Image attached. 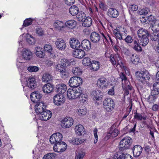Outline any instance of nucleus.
Segmentation results:
<instances>
[{
  "label": "nucleus",
  "instance_id": "obj_32",
  "mask_svg": "<svg viewBox=\"0 0 159 159\" xmlns=\"http://www.w3.org/2000/svg\"><path fill=\"white\" fill-rule=\"evenodd\" d=\"M83 21L82 25L84 27H89L92 24V20L89 17H86Z\"/></svg>",
  "mask_w": 159,
  "mask_h": 159
},
{
  "label": "nucleus",
  "instance_id": "obj_21",
  "mask_svg": "<svg viewBox=\"0 0 159 159\" xmlns=\"http://www.w3.org/2000/svg\"><path fill=\"white\" fill-rule=\"evenodd\" d=\"M137 34L139 38L147 36H149V34L147 30L143 28H141L138 30Z\"/></svg>",
  "mask_w": 159,
  "mask_h": 159
},
{
  "label": "nucleus",
  "instance_id": "obj_30",
  "mask_svg": "<svg viewBox=\"0 0 159 159\" xmlns=\"http://www.w3.org/2000/svg\"><path fill=\"white\" fill-rule=\"evenodd\" d=\"M65 25L62 21L57 20L54 23L53 26L57 30H60L61 28H63Z\"/></svg>",
  "mask_w": 159,
  "mask_h": 159
},
{
  "label": "nucleus",
  "instance_id": "obj_3",
  "mask_svg": "<svg viewBox=\"0 0 159 159\" xmlns=\"http://www.w3.org/2000/svg\"><path fill=\"white\" fill-rule=\"evenodd\" d=\"M132 143V139L129 137H126L123 138L120 142L119 145V150L123 152L129 149Z\"/></svg>",
  "mask_w": 159,
  "mask_h": 159
},
{
  "label": "nucleus",
  "instance_id": "obj_57",
  "mask_svg": "<svg viewBox=\"0 0 159 159\" xmlns=\"http://www.w3.org/2000/svg\"><path fill=\"white\" fill-rule=\"evenodd\" d=\"M44 49L45 51L49 53H51L52 50V46L49 44L45 45L44 46Z\"/></svg>",
  "mask_w": 159,
  "mask_h": 159
},
{
  "label": "nucleus",
  "instance_id": "obj_13",
  "mask_svg": "<svg viewBox=\"0 0 159 159\" xmlns=\"http://www.w3.org/2000/svg\"><path fill=\"white\" fill-rule=\"evenodd\" d=\"M42 95L39 92H33L30 95V98L31 101L34 102L38 103Z\"/></svg>",
  "mask_w": 159,
  "mask_h": 159
},
{
  "label": "nucleus",
  "instance_id": "obj_63",
  "mask_svg": "<svg viewBox=\"0 0 159 159\" xmlns=\"http://www.w3.org/2000/svg\"><path fill=\"white\" fill-rule=\"evenodd\" d=\"M98 129L97 128H95L93 130L94 135L95 137V140H94V143H96L98 141V137L97 135Z\"/></svg>",
  "mask_w": 159,
  "mask_h": 159
},
{
  "label": "nucleus",
  "instance_id": "obj_11",
  "mask_svg": "<svg viewBox=\"0 0 159 159\" xmlns=\"http://www.w3.org/2000/svg\"><path fill=\"white\" fill-rule=\"evenodd\" d=\"M70 44L71 48L76 50L79 49L81 45L79 40L75 38H71L70 39Z\"/></svg>",
  "mask_w": 159,
  "mask_h": 159
},
{
  "label": "nucleus",
  "instance_id": "obj_6",
  "mask_svg": "<svg viewBox=\"0 0 159 159\" xmlns=\"http://www.w3.org/2000/svg\"><path fill=\"white\" fill-rule=\"evenodd\" d=\"M82 79L78 76H73L69 80V84L70 87L74 88H79V86L82 84Z\"/></svg>",
  "mask_w": 159,
  "mask_h": 159
},
{
  "label": "nucleus",
  "instance_id": "obj_7",
  "mask_svg": "<svg viewBox=\"0 0 159 159\" xmlns=\"http://www.w3.org/2000/svg\"><path fill=\"white\" fill-rule=\"evenodd\" d=\"M73 121L71 117L65 118L61 122V126L64 128H69L72 125Z\"/></svg>",
  "mask_w": 159,
  "mask_h": 159
},
{
  "label": "nucleus",
  "instance_id": "obj_39",
  "mask_svg": "<svg viewBox=\"0 0 159 159\" xmlns=\"http://www.w3.org/2000/svg\"><path fill=\"white\" fill-rule=\"evenodd\" d=\"M78 14L77 15V20L79 21H83L86 17L85 13L83 11H80L78 13Z\"/></svg>",
  "mask_w": 159,
  "mask_h": 159
},
{
  "label": "nucleus",
  "instance_id": "obj_10",
  "mask_svg": "<svg viewBox=\"0 0 159 159\" xmlns=\"http://www.w3.org/2000/svg\"><path fill=\"white\" fill-rule=\"evenodd\" d=\"M91 96L94 100L99 101L103 97L102 93L99 90H93L91 93Z\"/></svg>",
  "mask_w": 159,
  "mask_h": 159
},
{
  "label": "nucleus",
  "instance_id": "obj_42",
  "mask_svg": "<svg viewBox=\"0 0 159 159\" xmlns=\"http://www.w3.org/2000/svg\"><path fill=\"white\" fill-rule=\"evenodd\" d=\"M26 40L27 42L30 44H34L35 41L34 37L30 35H27Z\"/></svg>",
  "mask_w": 159,
  "mask_h": 159
},
{
  "label": "nucleus",
  "instance_id": "obj_41",
  "mask_svg": "<svg viewBox=\"0 0 159 159\" xmlns=\"http://www.w3.org/2000/svg\"><path fill=\"white\" fill-rule=\"evenodd\" d=\"M56 156L54 152L48 153L44 156L43 159H54Z\"/></svg>",
  "mask_w": 159,
  "mask_h": 159
},
{
  "label": "nucleus",
  "instance_id": "obj_20",
  "mask_svg": "<svg viewBox=\"0 0 159 159\" xmlns=\"http://www.w3.org/2000/svg\"><path fill=\"white\" fill-rule=\"evenodd\" d=\"M73 55L75 57L82 58L85 55V52L83 50L78 49L74 52Z\"/></svg>",
  "mask_w": 159,
  "mask_h": 159
},
{
  "label": "nucleus",
  "instance_id": "obj_58",
  "mask_svg": "<svg viewBox=\"0 0 159 159\" xmlns=\"http://www.w3.org/2000/svg\"><path fill=\"white\" fill-rule=\"evenodd\" d=\"M36 33L39 36H42L44 34V31L42 28H38L36 29Z\"/></svg>",
  "mask_w": 159,
  "mask_h": 159
},
{
  "label": "nucleus",
  "instance_id": "obj_50",
  "mask_svg": "<svg viewBox=\"0 0 159 159\" xmlns=\"http://www.w3.org/2000/svg\"><path fill=\"white\" fill-rule=\"evenodd\" d=\"M157 98V96L155 95H153L151 93L148 98V102L150 103L152 102L155 101V100Z\"/></svg>",
  "mask_w": 159,
  "mask_h": 159
},
{
  "label": "nucleus",
  "instance_id": "obj_17",
  "mask_svg": "<svg viewBox=\"0 0 159 159\" xmlns=\"http://www.w3.org/2000/svg\"><path fill=\"white\" fill-rule=\"evenodd\" d=\"M90 37L92 42L94 43L98 42L101 39L100 35L95 32H93L91 34Z\"/></svg>",
  "mask_w": 159,
  "mask_h": 159
},
{
  "label": "nucleus",
  "instance_id": "obj_38",
  "mask_svg": "<svg viewBox=\"0 0 159 159\" xmlns=\"http://www.w3.org/2000/svg\"><path fill=\"white\" fill-rule=\"evenodd\" d=\"M150 27L152 28V30L156 32L159 31V20H157L152 25H150Z\"/></svg>",
  "mask_w": 159,
  "mask_h": 159
},
{
  "label": "nucleus",
  "instance_id": "obj_61",
  "mask_svg": "<svg viewBox=\"0 0 159 159\" xmlns=\"http://www.w3.org/2000/svg\"><path fill=\"white\" fill-rule=\"evenodd\" d=\"M138 12L140 15H146L148 13L147 9V8H142L139 10Z\"/></svg>",
  "mask_w": 159,
  "mask_h": 159
},
{
  "label": "nucleus",
  "instance_id": "obj_49",
  "mask_svg": "<svg viewBox=\"0 0 159 159\" xmlns=\"http://www.w3.org/2000/svg\"><path fill=\"white\" fill-rule=\"evenodd\" d=\"M53 147V150L55 152H62L65 151V150L66 149V148L64 147L63 148H60L59 149L58 146V144H57V143H55Z\"/></svg>",
  "mask_w": 159,
  "mask_h": 159
},
{
  "label": "nucleus",
  "instance_id": "obj_60",
  "mask_svg": "<svg viewBox=\"0 0 159 159\" xmlns=\"http://www.w3.org/2000/svg\"><path fill=\"white\" fill-rule=\"evenodd\" d=\"M148 20L151 23V25H152V24L157 20H156L154 17L152 15L148 16Z\"/></svg>",
  "mask_w": 159,
  "mask_h": 159
},
{
  "label": "nucleus",
  "instance_id": "obj_14",
  "mask_svg": "<svg viewBox=\"0 0 159 159\" xmlns=\"http://www.w3.org/2000/svg\"><path fill=\"white\" fill-rule=\"evenodd\" d=\"M142 150L143 148L140 145H137L134 146L132 149L134 156L136 157H139L142 153Z\"/></svg>",
  "mask_w": 159,
  "mask_h": 159
},
{
  "label": "nucleus",
  "instance_id": "obj_40",
  "mask_svg": "<svg viewBox=\"0 0 159 159\" xmlns=\"http://www.w3.org/2000/svg\"><path fill=\"white\" fill-rule=\"evenodd\" d=\"M120 78L121 79L122 85H125L129 84V82L127 80V77L122 72L120 75Z\"/></svg>",
  "mask_w": 159,
  "mask_h": 159
},
{
  "label": "nucleus",
  "instance_id": "obj_36",
  "mask_svg": "<svg viewBox=\"0 0 159 159\" xmlns=\"http://www.w3.org/2000/svg\"><path fill=\"white\" fill-rule=\"evenodd\" d=\"M90 66L91 67V69L97 71L100 68L99 63L97 61H93Z\"/></svg>",
  "mask_w": 159,
  "mask_h": 159
},
{
  "label": "nucleus",
  "instance_id": "obj_26",
  "mask_svg": "<svg viewBox=\"0 0 159 159\" xmlns=\"http://www.w3.org/2000/svg\"><path fill=\"white\" fill-rule=\"evenodd\" d=\"M147 117L145 114L143 113H140L136 112L134 113V119L140 121H141L142 120H145L147 119Z\"/></svg>",
  "mask_w": 159,
  "mask_h": 159
},
{
  "label": "nucleus",
  "instance_id": "obj_35",
  "mask_svg": "<svg viewBox=\"0 0 159 159\" xmlns=\"http://www.w3.org/2000/svg\"><path fill=\"white\" fill-rule=\"evenodd\" d=\"M133 48L137 52H140L142 51L141 47L139 45L138 42L136 40H134Z\"/></svg>",
  "mask_w": 159,
  "mask_h": 159
},
{
  "label": "nucleus",
  "instance_id": "obj_64",
  "mask_svg": "<svg viewBox=\"0 0 159 159\" xmlns=\"http://www.w3.org/2000/svg\"><path fill=\"white\" fill-rule=\"evenodd\" d=\"M36 55L39 58H42L44 56V53L43 51H40L38 52H35Z\"/></svg>",
  "mask_w": 159,
  "mask_h": 159
},
{
  "label": "nucleus",
  "instance_id": "obj_24",
  "mask_svg": "<svg viewBox=\"0 0 159 159\" xmlns=\"http://www.w3.org/2000/svg\"><path fill=\"white\" fill-rule=\"evenodd\" d=\"M97 84L98 87L102 88L106 87L108 84L107 80L105 78H99L98 80Z\"/></svg>",
  "mask_w": 159,
  "mask_h": 159
},
{
  "label": "nucleus",
  "instance_id": "obj_8",
  "mask_svg": "<svg viewBox=\"0 0 159 159\" xmlns=\"http://www.w3.org/2000/svg\"><path fill=\"white\" fill-rule=\"evenodd\" d=\"M53 100L55 104L57 106L61 105L65 102V99L63 95L59 94L55 95Z\"/></svg>",
  "mask_w": 159,
  "mask_h": 159
},
{
  "label": "nucleus",
  "instance_id": "obj_16",
  "mask_svg": "<svg viewBox=\"0 0 159 159\" xmlns=\"http://www.w3.org/2000/svg\"><path fill=\"white\" fill-rule=\"evenodd\" d=\"M55 44L57 48L61 50H63L66 48V43L61 39H58L55 43Z\"/></svg>",
  "mask_w": 159,
  "mask_h": 159
},
{
  "label": "nucleus",
  "instance_id": "obj_51",
  "mask_svg": "<svg viewBox=\"0 0 159 159\" xmlns=\"http://www.w3.org/2000/svg\"><path fill=\"white\" fill-rule=\"evenodd\" d=\"M63 65L61 63V64H58L55 66V68L57 71L61 72L62 70H64V69H66V68L63 66Z\"/></svg>",
  "mask_w": 159,
  "mask_h": 159
},
{
  "label": "nucleus",
  "instance_id": "obj_33",
  "mask_svg": "<svg viewBox=\"0 0 159 159\" xmlns=\"http://www.w3.org/2000/svg\"><path fill=\"white\" fill-rule=\"evenodd\" d=\"M52 80V77L51 75L48 73L44 74L42 77L43 81L46 82H50Z\"/></svg>",
  "mask_w": 159,
  "mask_h": 159
},
{
  "label": "nucleus",
  "instance_id": "obj_46",
  "mask_svg": "<svg viewBox=\"0 0 159 159\" xmlns=\"http://www.w3.org/2000/svg\"><path fill=\"white\" fill-rule=\"evenodd\" d=\"M113 33L116 36V38L119 39H123L122 37V34L120 31L117 30H114L113 31Z\"/></svg>",
  "mask_w": 159,
  "mask_h": 159
},
{
  "label": "nucleus",
  "instance_id": "obj_9",
  "mask_svg": "<svg viewBox=\"0 0 159 159\" xmlns=\"http://www.w3.org/2000/svg\"><path fill=\"white\" fill-rule=\"evenodd\" d=\"M115 127L116 126L113 125L110 128L109 132L107 133L106 135V137H107V139L111 137L112 138H114L118 135L119 131L117 129L115 128Z\"/></svg>",
  "mask_w": 159,
  "mask_h": 159
},
{
  "label": "nucleus",
  "instance_id": "obj_62",
  "mask_svg": "<svg viewBox=\"0 0 159 159\" xmlns=\"http://www.w3.org/2000/svg\"><path fill=\"white\" fill-rule=\"evenodd\" d=\"M124 40L126 43H131L134 41L132 37L129 35L126 37Z\"/></svg>",
  "mask_w": 159,
  "mask_h": 159
},
{
  "label": "nucleus",
  "instance_id": "obj_45",
  "mask_svg": "<svg viewBox=\"0 0 159 159\" xmlns=\"http://www.w3.org/2000/svg\"><path fill=\"white\" fill-rule=\"evenodd\" d=\"M91 62L90 59L88 57L84 58L82 60L83 64L85 66H90Z\"/></svg>",
  "mask_w": 159,
  "mask_h": 159
},
{
  "label": "nucleus",
  "instance_id": "obj_15",
  "mask_svg": "<svg viewBox=\"0 0 159 159\" xmlns=\"http://www.w3.org/2000/svg\"><path fill=\"white\" fill-rule=\"evenodd\" d=\"M56 88L57 92L61 94H62L67 90L66 86L63 83L58 84L56 86Z\"/></svg>",
  "mask_w": 159,
  "mask_h": 159
},
{
  "label": "nucleus",
  "instance_id": "obj_23",
  "mask_svg": "<svg viewBox=\"0 0 159 159\" xmlns=\"http://www.w3.org/2000/svg\"><path fill=\"white\" fill-rule=\"evenodd\" d=\"M53 85L49 83L44 85L43 87V91L45 93H50L53 90Z\"/></svg>",
  "mask_w": 159,
  "mask_h": 159
},
{
  "label": "nucleus",
  "instance_id": "obj_55",
  "mask_svg": "<svg viewBox=\"0 0 159 159\" xmlns=\"http://www.w3.org/2000/svg\"><path fill=\"white\" fill-rule=\"evenodd\" d=\"M78 111L79 115L80 116L85 115L87 112V109L85 108H82L79 109L78 110Z\"/></svg>",
  "mask_w": 159,
  "mask_h": 159
},
{
  "label": "nucleus",
  "instance_id": "obj_37",
  "mask_svg": "<svg viewBox=\"0 0 159 159\" xmlns=\"http://www.w3.org/2000/svg\"><path fill=\"white\" fill-rule=\"evenodd\" d=\"M122 88L124 91L125 95H128L129 93V90H131L132 87L129 84L125 85H122Z\"/></svg>",
  "mask_w": 159,
  "mask_h": 159
},
{
  "label": "nucleus",
  "instance_id": "obj_47",
  "mask_svg": "<svg viewBox=\"0 0 159 159\" xmlns=\"http://www.w3.org/2000/svg\"><path fill=\"white\" fill-rule=\"evenodd\" d=\"M72 72L75 75H80L82 73L81 70L78 67L73 68Z\"/></svg>",
  "mask_w": 159,
  "mask_h": 159
},
{
  "label": "nucleus",
  "instance_id": "obj_56",
  "mask_svg": "<svg viewBox=\"0 0 159 159\" xmlns=\"http://www.w3.org/2000/svg\"><path fill=\"white\" fill-rule=\"evenodd\" d=\"M60 73L62 78L63 79H66L68 76V73L66 71V69H64Z\"/></svg>",
  "mask_w": 159,
  "mask_h": 159
},
{
  "label": "nucleus",
  "instance_id": "obj_2",
  "mask_svg": "<svg viewBox=\"0 0 159 159\" xmlns=\"http://www.w3.org/2000/svg\"><path fill=\"white\" fill-rule=\"evenodd\" d=\"M137 79L142 84H146L148 86H151L152 84L148 82L150 78V75L146 70L141 72L137 71L135 73Z\"/></svg>",
  "mask_w": 159,
  "mask_h": 159
},
{
  "label": "nucleus",
  "instance_id": "obj_27",
  "mask_svg": "<svg viewBox=\"0 0 159 159\" xmlns=\"http://www.w3.org/2000/svg\"><path fill=\"white\" fill-rule=\"evenodd\" d=\"M75 130L76 134L78 135L83 134L84 132V127L81 125H76L75 127Z\"/></svg>",
  "mask_w": 159,
  "mask_h": 159
},
{
  "label": "nucleus",
  "instance_id": "obj_12",
  "mask_svg": "<svg viewBox=\"0 0 159 159\" xmlns=\"http://www.w3.org/2000/svg\"><path fill=\"white\" fill-rule=\"evenodd\" d=\"M22 57L25 60H30L32 57V53L29 50L24 49L22 51Z\"/></svg>",
  "mask_w": 159,
  "mask_h": 159
},
{
  "label": "nucleus",
  "instance_id": "obj_22",
  "mask_svg": "<svg viewBox=\"0 0 159 159\" xmlns=\"http://www.w3.org/2000/svg\"><path fill=\"white\" fill-rule=\"evenodd\" d=\"M54 136L56 140V143L57 144L59 145L62 144L64 146L66 145V144L64 142H61L62 139V136L61 133H54Z\"/></svg>",
  "mask_w": 159,
  "mask_h": 159
},
{
  "label": "nucleus",
  "instance_id": "obj_19",
  "mask_svg": "<svg viewBox=\"0 0 159 159\" xmlns=\"http://www.w3.org/2000/svg\"><path fill=\"white\" fill-rule=\"evenodd\" d=\"M107 14L111 17L115 18L118 16L119 13L116 9L110 8L108 10Z\"/></svg>",
  "mask_w": 159,
  "mask_h": 159
},
{
  "label": "nucleus",
  "instance_id": "obj_44",
  "mask_svg": "<svg viewBox=\"0 0 159 159\" xmlns=\"http://www.w3.org/2000/svg\"><path fill=\"white\" fill-rule=\"evenodd\" d=\"M131 60L133 63L135 65L138 63L139 60L138 57L137 55L134 56V54L132 55Z\"/></svg>",
  "mask_w": 159,
  "mask_h": 159
},
{
  "label": "nucleus",
  "instance_id": "obj_48",
  "mask_svg": "<svg viewBox=\"0 0 159 159\" xmlns=\"http://www.w3.org/2000/svg\"><path fill=\"white\" fill-rule=\"evenodd\" d=\"M150 37L151 40L156 41L159 38V33L158 34L157 32H154L151 35Z\"/></svg>",
  "mask_w": 159,
  "mask_h": 159
},
{
  "label": "nucleus",
  "instance_id": "obj_43",
  "mask_svg": "<svg viewBox=\"0 0 159 159\" xmlns=\"http://www.w3.org/2000/svg\"><path fill=\"white\" fill-rule=\"evenodd\" d=\"M39 69L38 67L33 66H30L27 67V70L30 72H36Z\"/></svg>",
  "mask_w": 159,
  "mask_h": 159
},
{
  "label": "nucleus",
  "instance_id": "obj_31",
  "mask_svg": "<svg viewBox=\"0 0 159 159\" xmlns=\"http://www.w3.org/2000/svg\"><path fill=\"white\" fill-rule=\"evenodd\" d=\"M149 36H147L140 38V44L143 46H146L149 42Z\"/></svg>",
  "mask_w": 159,
  "mask_h": 159
},
{
  "label": "nucleus",
  "instance_id": "obj_1",
  "mask_svg": "<svg viewBox=\"0 0 159 159\" xmlns=\"http://www.w3.org/2000/svg\"><path fill=\"white\" fill-rule=\"evenodd\" d=\"M35 107V111L38 114L39 120L47 121L51 117V112L46 109V106L43 102L37 103Z\"/></svg>",
  "mask_w": 159,
  "mask_h": 159
},
{
  "label": "nucleus",
  "instance_id": "obj_54",
  "mask_svg": "<svg viewBox=\"0 0 159 159\" xmlns=\"http://www.w3.org/2000/svg\"><path fill=\"white\" fill-rule=\"evenodd\" d=\"M32 22V20L30 19H27L24 20L23 25L25 27L27 26L31 25Z\"/></svg>",
  "mask_w": 159,
  "mask_h": 159
},
{
  "label": "nucleus",
  "instance_id": "obj_59",
  "mask_svg": "<svg viewBox=\"0 0 159 159\" xmlns=\"http://www.w3.org/2000/svg\"><path fill=\"white\" fill-rule=\"evenodd\" d=\"M81 97H80H80H79L80 98V102L84 103L86 101L88 100V97L87 95L83 94L82 95H81Z\"/></svg>",
  "mask_w": 159,
  "mask_h": 159
},
{
  "label": "nucleus",
  "instance_id": "obj_25",
  "mask_svg": "<svg viewBox=\"0 0 159 159\" xmlns=\"http://www.w3.org/2000/svg\"><path fill=\"white\" fill-rule=\"evenodd\" d=\"M82 48L86 50H88L90 49L91 48V43L88 39H84L81 43Z\"/></svg>",
  "mask_w": 159,
  "mask_h": 159
},
{
  "label": "nucleus",
  "instance_id": "obj_52",
  "mask_svg": "<svg viewBox=\"0 0 159 159\" xmlns=\"http://www.w3.org/2000/svg\"><path fill=\"white\" fill-rule=\"evenodd\" d=\"M124 153L117 152L113 156L112 159H123Z\"/></svg>",
  "mask_w": 159,
  "mask_h": 159
},
{
  "label": "nucleus",
  "instance_id": "obj_5",
  "mask_svg": "<svg viewBox=\"0 0 159 159\" xmlns=\"http://www.w3.org/2000/svg\"><path fill=\"white\" fill-rule=\"evenodd\" d=\"M104 108L108 112L111 111L115 107V103L113 100L110 98H106L103 102Z\"/></svg>",
  "mask_w": 159,
  "mask_h": 159
},
{
  "label": "nucleus",
  "instance_id": "obj_53",
  "mask_svg": "<svg viewBox=\"0 0 159 159\" xmlns=\"http://www.w3.org/2000/svg\"><path fill=\"white\" fill-rule=\"evenodd\" d=\"M117 55H111L110 61L113 65H115L116 64Z\"/></svg>",
  "mask_w": 159,
  "mask_h": 159
},
{
  "label": "nucleus",
  "instance_id": "obj_29",
  "mask_svg": "<svg viewBox=\"0 0 159 159\" xmlns=\"http://www.w3.org/2000/svg\"><path fill=\"white\" fill-rule=\"evenodd\" d=\"M62 64L64 67L65 68L67 66L74 65L75 63V61L74 60H68L66 59H64L62 60Z\"/></svg>",
  "mask_w": 159,
  "mask_h": 159
},
{
  "label": "nucleus",
  "instance_id": "obj_18",
  "mask_svg": "<svg viewBox=\"0 0 159 159\" xmlns=\"http://www.w3.org/2000/svg\"><path fill=\"white\" fill-rule=\"evenodd\" d=\"M26 82L27 86L30 88H34L36 86V81L35 78L33 77H30Z\"/></svg>",
  "mask_w": 159,
  "mask_h": 159
},
{
  "label": "nucleus",
  "instance_id": "obj_28",
  "mask_svg": "<svg viewBox=\"0 0 159 159\" xmlns=\"http://www.w3.org/2000/svg\"><path fill=\"white\" fill-rule=\"evenodd\" d=\"M79 9L76 5H73L71 6L69 9L70 13L72 16L77 15L79 13Z\"/></svg>",
  "mask_w": 159,
  "mask_h": 159
},
{
  "label": "nucleus",
  "instance_id": "obj_34",
  "mask_svg": "<svg viewBox=\"0 0 159 159\" xmlns=\"http://www.w3.org/2000/svg\"><path fill=\"white\" fill-rule=\"evenodd\" d=\"M65 24L66 26L73 29L76 26L77 23L74 20H70L67 21Z\"/></svg>",
  "mask_w": 159,
  "mask_h": 159
},
{
  "label": "nucleus",
  "instance_id": "obj_4",
  "mask_svg": "<svg viewBox=\"0 0 159 159\" xmlns=\"http://www.w3.org/2000/svg\"><path fill=\"white\" fill-rule=\"evenodd\" d=\"M80 89V87L68 89L67 91L68 97L70 99H75L80 97L82 93V91Z\"/></svg>",
  "mask_w": 159,
  "mask_h": 159
}]
</instances>
